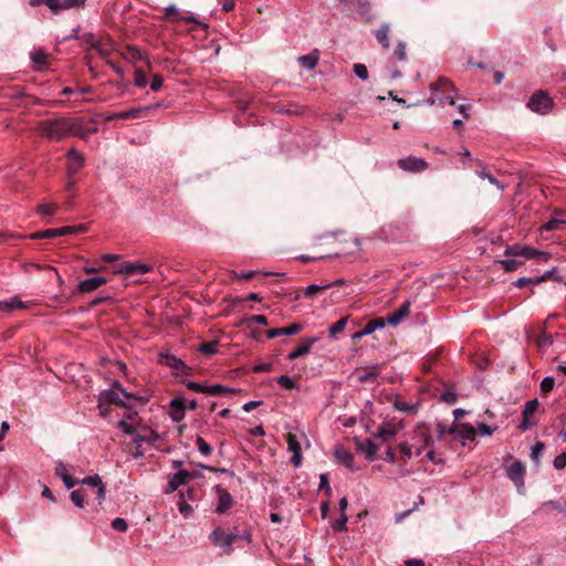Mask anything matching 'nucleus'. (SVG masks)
Instances as JSON below:
<instances>
[{"mask_svg":"<svg viewBox=\"0 0 566 566\" xmlns=\"http://www.w3.org/2000/svg\"><path fill=\"white\" fill-rule=\"evenodd\" d=\"M430 92L432 96L423 101V104L430 106L437 104H448L450 106L455 105V96L458 94V90L448 78L439 77L436 82L431 83Z\"/></svg>","mask_w":566,"mask_h":566,"instance_id":"1","label":"nucleus"},{"mask_svg":"<svg viewBox=\"0 0 566 566\" xmlns=\"http://www.w3.org/2000/svg\"><path fill=\"white\" fill-rule=\"evenodd\" d=\"M39 132L51 140H61L73 134L74 125L67 118L49 119L39 124Z\"/></svg>","mask_w":566,"mask_h":566,"instance_id":"2","label":"nucleus"},{"mask_svg":"<svg viewBox=\"0 0 566 566\" xmlns=\"http://www.w3.org/2000/svg\"><path fill=\"white\" fill-rule=\"evenodd\" d=\"M122 397L129 399L133 397V395L126 391L118 381H115L113 384V388L101 391L98 397V406L101 409L105 403H115L126 407Z\"/></svg>","mask_w":566,"mask_h":566,"instance_id":"3","label":"nucleus"},{"mask_svg":"<svg viewBox=\"0 0 566 566\" xmlns=\"http://www.w3.org/2000/svg\"><path fill=\"white\" fill-rule=\"evenodd\" d=\"M554 105L553 98L542 90L533 93L526 104L528 109L539 115L548 114L554 108Z\"/></svg>","mask_w":566,"mask_h":566,"instance_id":"4","label":"nucleus"},{"mask_svg":"<svg viewBox=\"0 0 566 566\" xmlns=\"http://www.w3.org/2000/svg\"><path fill=\"white\" fill-rule=\"evenodd\" d=\"M505 255L511 258L523 256L526 259H537L543 262H546L549 258L548 253L544 251L520 244L509 245L505 250Z\"/></svg>","mask_w":566,"mask_h":566,"instance_id":"5","label":"nucleus"},{"mask_svg":"<svg viewBox=\"0 0 566 566\" xmlns=\"http://www.w3.org/2000/svg\"><path fill=\"white\" fill-rule=\"evenodd\" d=\"M305 439L304 433L289 432L286 434V443L289 451L292 452L291 463L298 468L302 464V440Z\"/></svg>","mask_w":566,"mask_h":566,"instance_id":"6","label":"nucleus"},{"mask_svg":"<svg viewBox=\"0 0 566 566\" xmlns=\"http://www.w3.org/2000/svg\"><path fill=\"white\" fill-rule=\"evenodd\" d=\"M210 539L214 546L223 548L227 553H230L232 544L238 539L234 533L227 534L221 528H216L210 534Z\"/></svg>","mask_w":566,"mask_h":566,"instance_id":"7","label":"nucleus"},{"mask_svg":"<svg viewBox=\"0 0 566 566\" xmlns=\"http://www.w3.org/2000/svg\"><path fill=\"white\" fill-rule=\"evenodd\" d=\"M81 484L87 485L95 491L96 501L102 504L105 501L106 488L98 474L86 476L80 481Z\"/></svg>","mask_w":566,"mask_h":566,"instance_id":"8","label":"nucleus"},{"mask_svg":"<svg viewBox=\"0 0 566 566\" xmlns=\"http://www.w3.org/2000/svg\"><path fill=\"white\" fill-rule=\"evenodd\" d=\"M524 474L525 465L521 461H515L507 468V476L515 484L520 493L524 489Z\"/></svg>","mask_w":566,"mask_h":566,"instance_id":"9","label":"nucleus"},{"mask_svg":"<svg viewBox=\"0 0 566 566\" xmlns=\"http://www.w3.org/2000/svg\"><path fill=\"white\" fill-rule=\"evenodd\" d=\"M400 169L408 172H420L427 169V163L422 158L409 156L397 161Z\"/></svg>","mask_w":566,"mask_h":566,"instance_id":"10","label":"nucleus"},{"mask_svg":"<svg viewBox=\"0 0 566 566\" xmlns=\"http://www.w3.org/2000/svg\"><path fill=\"white\" fill-rule=\"evenodd\" d=\"M66 158H67V175L74 176L84 166L85 158H84L83 154H81L75 148H71L66 153Z\"/></svg>","mask_w":566,"mask_h":566,"instance_id":"11","label":"nucleus"},{"mask_svg":"<svg viewBox=\"0 0 566 566\" xmlns=\"http://www.w3.org/2000/svg\"><path fill=\"white\" fill-rule=\"evenodd\" d=\"M318 339H319L318 337L303 338L301 344L295 349H293L291 353H289L287 358L290 360H294V359L305 356L306 354L310 353L312 346L316 342H318Z\"/></svg>","mask_w":566,"mask_h":566,"instance_id":"12","label":"nucleus"},{"mask_svg":"<svg viewBox=\"0 0 566 566\" xmlns=\"http://www.w3.org/2000/svg\"><path fill=\"white\" fill-rule=\"evenodd\" d=\"M106 283H107L106 277L93 276V277L81 281L77 285V291L80 293H91Z\"/></svg>","mask_w":566,"mask_h":566,"instance_id":"13","label":"nucleus"},{"mask_svg":"<svg viewBox=\"0 0 566 566\" xmlns=\"http://www.w3.org/2000/svg\"><path fill=\"white\" fill-rule=\"evenodd\" d=\"M410 306L411 303L409 301H405L397 311L387 316L386 322L391 326H397L409 315Z\"/></svg>","mask_w":566,"mask_h":566,"instance_id":"14","label":"nucleus"},{"mask_svg":"<svg viewBox=\"0 0 566 566\" xmlns=\"http://www.w3.org/2000/svg\"><path fill=\"white\" fill-rule=\"evenodd\" d=\"M398 433V428L392 424H384L375 433V440H379V446L392 441Z\"/></svg>","mask_w":566,"mask_h":566,"instance_id":"15","label":"nucleus"},{"mask_svg":"<svg viewBox=\"0 0 566 566\" xmlns=\"http://www.w3.org/2000/svg\"><path fill=\"white\" fill-rule=\"evenodd\" d=\"M74 230H75V228L71 227V226H66V227H62V228H57V229H48L44 231H39L35 233H32L31 238L32 239L55 238L59 235L71 234L74 232Z\"/></svg>","mask_w":566,"mask_h":566,"instance_id":"16","label":"nucleus"},{"mask_svg":"<svg viewBox=\"0 0 566 566\" xmlns=\"http://www.w3.org/2000/svg\"><path fill=\"white\" fill-rule=\"evenodd\" d=\"M451 432L457 437L469 441H473L476 437V429L469 423H458L451 429Z\"/></svg>","mask_w":566,"mask_h":566,"instance_id":"17","label":"nucleus"},{"mask_svg":"<svg viewBox=\"0 0 566 566\" xmlns=\"http://www.w3.org/2000/svg\"><path fill=\"white\" fill-rule=\"evenodd\" d=\"M150 271V266L146 263H133V262H125L120 264V268L118 270L119 273L128 274V275H135V274H145Z\"/></svg>","mask_w":566,"mask_h":566,"instance_id":"18","label":"nucleus"},{"mask_svg":"<svg viewBox=\"0 0 566 566\" xmlns=\"http://www.w3.org/2000/svg\"><path fill=\"white\" fill-rule=\"evenodd\" d=\"M161 361L166 366L170 367L176 374H187L188 367L184 364L182 360L174 355L161 356Z\"/></svg>","mask_w":566,"mask_h":566,"instance_id":"19","label":"nucleus"},{"mask_svg":"<svg viewBox=\"0 0 566 566\" xmlns=\"http://www.w3.org/2000/svg\"><path fill=\"white\" fill-rule=\"evenodd\" d=\"M302 325L300 324H293L291 326H287V327H281V328H273V329H269L266 332V336L269 338H275V337H279V336H291V335H295L297 334L298 332L302 331Z\"/></svg>","mask_w":566,"mask_h":566,"instance_id":"20","label":"nucleus"},{"mask_svg":"<svg viewBox=\"0 0 566 566\" xmlns=\"http://www.w3.org/2000/svg\"><path fill=\"white\" fill-rule=\"evenodd\" d=\"M218 494H219V500H218L217 512L222 514V513H226L232 506L233 499L228 491H226L219 486H218Z\"/></svg>","mask_w":566,"mask_h":566,"instance_id":"21","label":"nucleus"},{"mask_svg":"<svg viewBox=\"0 0 566 566\" xmlns=\"http://www.w3.org/2000/svg\"><path fill=\"white\" fill-rule=\"evenodd\" d=\"M335 457L337 461L344 464L347 469L352 471L357 470V468L354 465V455L352 452L343 448H337L335 450Z\"/></svg>","mask_w":566,"mask_h":566,"instance_id":"22","label":"nucleus"},{"mask_svg":"<svg viewBox=\"0 0 566 566\" xmlns=\"http://www.w3.org/2000/svg\"><path fill=\"white\" fill-rule=\"evenodd\" d=\"M30 56H31L33 69L35 71H43L48 63V54L43 50L38 49V50H33L31 52Z\"/></svg>","mask_w":566,"mask_h":566,"instance_id":"23","label":"nucleus"},{"mask_svg":"<svg viewBox=\"0 0 566 566\" xmlns=\"http://www.w3.org/2000/svg\"><path fill=\"white\" fill-rule=\"evenodd\" d=\"M190 476L189 472L181 470L175 473L168 481L169 491H176L180 485L185 484Z\"/></svg>","mask_w":566,"mask_h":566,"instance_id":"24","label":"nucleus"},{"mask_svg":"<svg viewBox=\"0 0 566 566\" xmlns=\"http://www.w3.org/2000/svg\"><path fill=\"white\" fill-rule=\"evenodd\" d=\"M359 449L365 453L368 460L373 461L379 450V443H376L371 439H367L364 443L359 446Z\"/></svg>","mask_w":566,"mask_h":566,"instance_id":"25","label":"nucleus"},{"mask_svg":"<svg viewBox=\"0 0 566 566\" xmlns=\"http://www.w3.org/2000/svg\"><path fill=\"white\" fill-rule=\"evenodd\" d=\"M379 376V371L377 367H371L368 369H363L357 373V380L359 382H369L376 381Z\"/></svg>","mask_w":566,"mask_h":566,"instance_id":"26","label":"nucleus"},{"mask_svg":"<svg viewBox=\"0 0 566 566\" xmlns=\"http://www.w3.org/2000/svg\"><path fill=\"white\" fill-rule=\"evenodd\" d=\"M234 389L222 386V385H211L207 386L206 395L211 397H220L233 394Z\"/></svg>","mask_w":566,"mask_h":566,"instance_id":"27","label":"nucleus"},{"mask_svg":"<svg viewBox=\"0 0 566 566\" xmlns=\"http://www.w3.org/2000/svg\"><path fill=\"white\" fill-rule=\"evenodd\" d=\"M389 31L390 25L389 23H382L380 28L376 31L375 35L377 41L385 48H389Z\"/></svg>","mask_w":566,"mask_h":566,"instance_id":"28","label":"nucleus"},{"mask_svg":"<svg viewBox=\"0 0 566 566\" xmlns=\"http://www.w3.org/2000/svg\"><path fill=\"white\" fill-rule=\"evenodd\" d=\"M417 436L419 437V439L421 440L422 444L419 446L416 451H415V454L416 455H420L421 452H422V449L423 447L430 444V442L432 441L431 439V436L429 434V432L427 431V429L423 427V426H419L417 428Z\"/></svg>","mask_w":566,"mask_h":566,"instance_id":"29","label":"nucleus"},{"mask_svg":"<svg viewBox=\"0 0 566 566\" xmlns=\"http://www.w3.org/2000/svg\"><path fill=\"white\" fill-rule=\"evenodd\" d=\"M148 107H145V108H142V107H138V108H132L129 111H125V112H122V113H118V114H114L113 116H111L109 118H132V117H139L143 113H146L148 112Z\"/></svg>","mask_w":566,"mask_h":566,"instance_id":"30","label":"nucleus"},{"mask_svg":"<svg viewBox=\"0 0 566 566\" xmlns=\"http://www.w3.org/2000/svg\"><path fill=\"white\" fill-rule=\"evenodd\" d=\"M298 62L303 67L307 70H313L317 65L318 56L313 53L302 55L298 57Z\"/></svg>","mask_w":566,"mask_h":566,"instance_id":"31","label":"nucleus"},{"mask_svg":"<svg viewBox=\"0 0 566 566\" xmlns=\"http://www.w3.org/2000/svg\"><path fill=\"white\" fill-rule=\"evenodd\" d=\"M549 275V272L545 273L544 275L539 276V277H520L517 279L514 284L515 286L517 287H524L528 284H535V283H538V282H542L544 280H546V277Z\"/></svg>","mask_w":566,"mask_h":566,"instance_id":"32","label":"nucleus"},{"mask_svg":"<svg viewBox=\"0 0 566 566\" xmlns=\"http://www.w3.org/2000/svg\"><path fill=\"white\" fill-rule=\"evenodd\" d=\"M158 440V434L154 431H149L145 434H142V433H137L134 438V441L140 446V443L143 442H147V443H155L156 441Z\"/></svg>","mask_w":566,"mask_h":566,"instance_id":"33","label":"nucleus"},{"mask_svg":"<svg viewBox=\"0 0 566 566\" xmlns=\"http://www.w3.org/2000/svg\"><path fill=\"white\" fill-rule=\"evenodd\" d=\"M398 450L400 451V459L405 463L408 462L413 455L412 448L408 442H400L398 444Z\"/></svg>","mask_w":566,"mask_h":566,"instance_id":"34","label":"nucleus"},{"mask_svg":"<svg viewBox=\"0 0 566 566\" xmlns=\"http://www.w3.org/2000/svg\"><path fill=\"white\" fill-rule=\"evenodd\" d=\"M44 4L54 13L57 14L61 11L67 10V4L63 3V0H44Z\"/></svg>","mask_w":566,"mask_h":566,"instance_id":"35","label":"nucleus"},{"mask_svg":"<svg viewBox=\"0 0 566 566\" xmlns=\"http://www.w3.org/2000/svg\"><path fill=\"white\" fill-rule=\"evenodd\" d=\"M387 322L384 319V318H377V319H373V321H369L365 327H364V333H367V335H370L373 334L377 328H381L385 326Z\"/></svg>","mask_w":566,"mask_h":566,"instance_id":"36","label":"nucleus"},{"mask_svg":"<svg viewBox=\"0 0 566 566\" xmlns=\"http://www.w3.org/2000/svg\"><path fill=\"white\" fill-rule=\"evenodd\" d=\"M565 223L566 222L562 219H552V220L547 221L546 223H544L541 229L544 231L562 230L563 227L565 226Z\"/></svg>","mask_w":566,"mask_h":566,"instance_id":"37","label":"nucleus"},{"mask_svg":"<svg viewBox=\"0 0 566 566\" xmlns=\"http://www.w3.org/2000/svg\"><path fill=\"white\" fill-rule=\"evenodd\" d=\"M347 324V318H340L328 328L331 337H335L337 334L344 332Z\"/></svg>","mask_w":566,"mask_h":566,"instance_id":"38","label":"nucleus"},{"mask_svg":"<svg viewBox=\"0 0 566 566\" xmlns=\"http://www.w3.org/2000/svg\"><path fill=\"white\" fill-rule=\"evenodd\" d=\"M196 443H197L199 452L202 455L209 457L212 453V447L206 440H203L201 437H197Z\"/></svg>","mask_w":566,"mask_h":566,"instance_id":"39","label":"nucleus"},{"mask_svg":"<svg viewBox=\"0 0 566 566\" xmlns=\"http://www.w3.org/2000/svg\"><path fill=\"white\" fill-rule=\"evenodd\" d=\"M347 521H348L347 514L340 513L339 518L332 523V528L335 532H344L347 530Z\"/></svg>","mask_w":566,"mask_h":566,"instance_id":"40","label":"nucleus"},{"mask_svg":"<svg viewBox=\"0 0 566 566\" xmlns=\"http://www.w3.org/2000/svg\"><path fill=\"white\" fill-rule=\"evenodd\" d=\"M134 82L136 86L145 87L148 83L146 73L140 69H136L134 73Z\"/></svg>","mask_w":566,"mask_h":566,"instance_id":"41","label":"nucleus"},{"mask_svg":"<svg viewBox=\"0 0 566 566\" xmlns=\"http://www.w3.org/2000/svg\"><path fill=\"white\" fill-rule=\"evenodd\" d=\"M538 406V401L536 399L530 400L525 403L523 409V418L528 419L534 415Z\"/></svg>","mask_w":566,"mask_h":566,"instance_id":"42","label":"nucleus"},{"mask_svg":"<svg viewBox=\"0 0 566 566\" xmlns=\"http://www.w3.org/2000/svg\"><path fill=\"white\" fill-rule=\"evenodd\" d=\"M476 175L482 179H486L490 184L494 185L497 189H500V190L504 189V185L501 184L495 177L488 174L485 170L478 171Z\"/></svg>","mask_w":566,"mask_h":566,"instance_id":"43","label":"nucleus"},{"mask_svg":"<svg viewBox=\"0 0 566 566\" xmlns=\"http://www.w3.org/2000/svg\"><path fill=\"white\" fill-rule=\"evenodd\" d=\"M218 350V344L217 342H208L203 343L199 347V352L206 355H213Z\"/></svg>","mask_w":566,"mask_h":566,"instance_id":"44","label":"nucleus"},{"mask_svg":"<svg viewBox=\"0 0 566 566\" xmlns=\"http://www.w3.org/2000/svg\"><path fill=\"white\" fill-rule=\"evenodd\" d=\"M499 263L507 272L515 271L518 268V265H521V262L515 259L501 260V261H499Z\"/></svg>","mask_w":566,"mask_h":566,"instance_id":"45","label":"nucleus"},{"mask_svg":"<svg viewBox=\"0 0 566 566\" xmlns=\"http://www.w3.org/2000/svg\"><path fill=\"white\" fill-rule=\"evenodd\" d=\"M497 430V426H489L485 423H479L476 433L483 436V437H490Z\"/></svg>","mask_w":566,"mask_h":566,"instance_id":"46","label":"nucleus"},{"mask_svg":"<svg viewBox=\"0 0 566 566\" xmlns=\"http://www.w3.org/2000/svg\"><path fill=\"white\" fill-rule=\"evenodd\" d=\"M85 494L82 490H75L71 493V500L77 507L84 506Z\"/></svg>","mask_w":566,"mask_h":566,"instance_id":"47","label":"nucleus"},{"mask_svg":"<svg viewBox=\"0 0 566 566\" xmlns=\"http://www.w3.org/2000/svg\"><path fill=\"white\" fill-rule=\"evenodd\" d=\"M354 73L358 78H360L363 81H366L368 78V70L365 64H361V63L354 64Z\"/></svg>","mask_w":566,"mask_h":566,"instance_id":"48","label":"nucleus"},{"mask_svg":"<svg viewBox=\"0 0 566 566\" xmlns=\"http://www.w3.org/2000/svg\"><path fill=\"white\" fill-rule=\"evenodd\" d=\"M277 384L281 385L282 387L286 388V389H294L295 388V381L286 376V375H282L277 378Z\"/></svg>","mask_w":566,"mask_h":566,"instance_id":"49","label":"nucleus"},{"mask_svg":"<svg viewBox=\"0 0 566 566\" xmlns=\"http://www.w3.org/2000/svg\"><path fill=\"white\" fill-rule=\"evenodd\" d=\"M55 209H56V207L53 203H43V205L39 206L38 212L41 216H52L55 212Z\"/></svg>","mask_w":566,"mask_h":566,"instance_id":"50","label":"nucleus"},{"mask_svg":"<svg viewBox=\"0 0 566 566\" xmlns=\"http://www.w3.org/2000/svg\"><path fill=\"white\" fill-rule=\"evenodd\" d=\"M544 450V443L541 442V441H537L533 448H532V451H531V458L534 460V461H538L539 460V457L542 454Z\"/></svg>","mask_w":566,"mask_h":566,"instance_id":"51","label":"nucleus"},{"mask_svg":"<svg viewBox=\"0 0 566 566\" xmlns=\"http://www.w3.org/2000/svg\"><path fill=\"white\" fill-rule=\"evenodd\" d=\"M554 386H555V380H554V378L548 376V377H545V378L542 380V382H541V390H542L543 392H549V391H552V390H553Z\"/></svg>","mask_w":566,"mask_h":566,"instance_id":"52","label":"nucleus"},{"mask_svg":"<svg viewBox=\"0 0 566 566\" xmlns=\"http://www.w3.org/2000/svg\"><path fill=\"white\" fill-rule=\"evenodd\" d=\"M112 527L116 531H119V532H125L127 531V522L126 520L122 518V517H116L112 521Z\"/></svg>","mask_w":566,"mask_h":566,"instance_id":"53","label":"nucleus"},{"mask_svg":"<svg viewBox=\"0 0 566 566\" xmlns=\"http://www.w3.org/2000/svg\"><path fill=\"white\" fill-rule=\"evenodd\" d=\"M178 509L181 515L189 517L192 513V507L184 499L179 502Z\"/></svg>","mask_w":566,"mask_h":566,"instance_id":"54","label":"nucleus"},{"mask_svg":"<svg viewBox=\"0 0 566 566\" xmlns=\"http://www.w3.org/2000/svg\"><path fill=\"white\" fill-rule=\"evenodd\" d=\"M186 386H187V388H188L189 390H191V391H195V392H202V394H205V395H206V388H207V386H205V385H201V384H199V382H196V381H191V380H189V381H187V382H186Z\"/></svg>","mask_w":566,"mask_h":566,"instance_id":"55","label":"nucleus"},{"mask_svg":"<svg viewBox=\"0 0 566 566\" xmlns=\"http://www.w3.org/2000/svg\"><path fill=\"white\" fill-rule=\"evenodd\" d=\"M329 285H316V284H311L308 285L305 291H304V294L305 296H313L315 295L317 292L319 291H323L324 289L328 287Z\"/></svg>","mask_w":566,"mask_h":566,"instance_id":"56","label":"nucleus"},{"mask_svg":"<svg viewBox=\"0 0 566 566\" xmlns=\"http://www.w3.org/2000/svg\"><path fill=\"white\" fill-rule=\"evenodd\" d=\"M566 467V452L558 454L554 460V468L562 470Z\"/></svg>","mask_w":566,"mask_h":566,"instance_id":"57","label":"nucleus"},{"mask_svg":"<svg viewBox=\"0 0 566 566\" xmlns=\"http://www.w3.org/2000/svg\"><path fill=\"white\" fill-rule=\"evenodd\" d=\"M171 409H179L186 410V399L184 397H176L170 401Z\"/></svg>","mask_w":566,"mask_h":566,"instance_id":"58","label":"nucleus"},{"mask_svg":"<svg viewBox=\"0 0 566 566\" xmlns=\"http://www.w3.org/2000/svg\"><path fill=\"white\" fill-rule=\"evenodd\" d=\"M163 83H164L163 77L160 75H158V74H155L153 76V81L150 83L151 91H154V92L159 91L161 88V86H163Z\"/></svg>","mask_w":566,"mask_h":566,"instance_id":"59","label":"nucleus"},{"mask_svg":"<svg viewBox=\"0 0 566 566\" xmlns=\"http://www.w3.org/2000/svg\"><path fill=\"white\" fill-rule=\"evenodd\" d=\"M395 54L397 55L398 60L405 61L406 60V45L403 42H399L397 44V48L395 50Z\"/></svg>","mask_w":566,"mask_h":566,"instance_id":"60","label":"nucleus"},{"mask_svg":"<svg viewBox=\"0 0 566 566\" xmlns=\"http://www.w3.org/2000/svg\"><path fill=\"white\" fill-rule=\"evenodd\" d=\"M248 323H255L260 325H268V319L264 315H253L247 318Z\"/></svg>","mask_w":566,"mask_h":566,"instance_id":"61","label":"nucleus"},{"mask_svg":"<svg viewBox=\"0 0 566 566\" xmlns=\"http://www.w3.org/2000/svg\"><path fill=\"white\" fill-rule=\"evenodd\" d=\"M118 428H119L123 432H125V433H127V434H132V433H134V427H133L130 423H128L126 420H120V421L118 422Z\"/></svg>","mask_w":566,"mask_h":566,"instance_id":"62","label":"nucleus"},{"mask_svg":"<svg viewBox=\"0 0 566 566\" xmlns=\"http://www.w3.org/2000/svg\"><path fill=\"white\" fill-rule=\"evenodd\" d=\"M170 417L174 421L179 422L185 418V411L179 409H171Z\"/></svg>","mask_w":566,"mask_h":566,"instance_id":"63","label":"nucleus"},{"mask_svg":"<svg viewBox=\"0 0 566 566\" xmlns=\"http://www.w3.org/2000/svg\"><path fill=\"white\" fill-rule=\"evenodd\" d=\"M55 473L56 475H59L62 480H63V476H67L69 475V471H67V468L65 464H63L62 462H59L55 467Z\"/></svg>","mask_w":566,"mask_h":566,"instance_id":"64","label":"nucleus"}]
</instances>
